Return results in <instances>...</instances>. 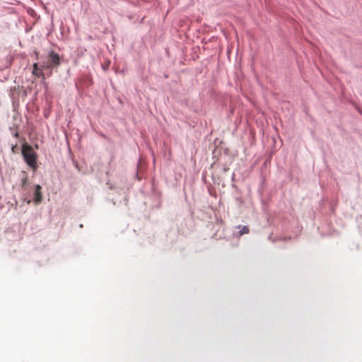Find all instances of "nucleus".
Masks as SVG:
<instances>
[{
    "instance_id": "1",
    "label": "nucleus",
    "mask_w": 362,
    "mask_h": 362,
    "mask_svg": "<svg viewBox=\"0 0 362 362\" xmlns=\"http://www.w3.org/2000/svg\"><path fill=\"white\" fill-rule=\"evenodd\" d=\"M22 154L26 163L33 169L36 168L37 155L31 146L24 144L22 146Z\"/></svg>"
},
{
    "instance_id": "2",
    "label": "nucleus",
    "mask_w": 362,
    "mask_h": 362,
    "mask_svg": "<svg viewBox=\"0 0 362 362\" xmlns=\"http://www.w3.org/2000/svg\"><path fill=\"white\" fill-rule=\"evenodd\" d=\"M60 65V58L58 54L51 52L49 55V59L43 64L44 69H52Z\"/></svg>"
},
{
    "instance_id": "3",
    "label": "nucleus",
    "mask_w": 362,
    "mask_h": 362,
    "mask_svg": "<svg viewBox=\"0 0 362 362\" xmlns=\"http://www.w3.org/2000/svg\"><path fill=\"white\" fill-rule=\"evenodd\" d=\"M42 198V192H41V187L39 185H37L35 186V198L34 202L36 204H38L40 202H41Z\"/></svg>"
},
{
    "instance_id": "4",
    "label": "nucleus",
    "mask_w": 362,
    "mask_h": 362,
    "mask_svg": "<svg viewBox=\"0 0 362 362\" xmlns=\"http://www.w3.org/2000/svg\"><path fill=\"white\" fill-rule=\"evenodd\" d=\"M33 74L35 75L36 77L43 76L42 71L41 70V69L38 68V65L37 63H35L33 64Z\"/></svg>"
},
{
    "instance_id": "5",
    "label": "nucleus",
    "mask_w": 362,
    "mask_h": 362,
    "mask_svg": "<svg viewBox=\"0 0 362 362\" xmlns=\"http://www.w3.org/2000/svg\"><path fill=\"white\" fill-rule=\"evenodd\" d=\"M238 228L240 229V231H239V235L240 236H241V235H243L244 234H247L250 232L249 228L247 226H238Z\"/></svg>"
},
{
    "instance_id": "6",
    "label": "nucleus",
    "mask_w": 362,
    "mask_h": 362,
    "mask_svg": "<svg viewBox=\"0 0 362 362\" xmlns=\"http://www.w3.org/2000/svg\"><path fill=\"white\" fill-rule=\"evenodd\" d=\"M26 183V178H25L23 180V185H25Z\"/></svg>"
}]
</instances>
